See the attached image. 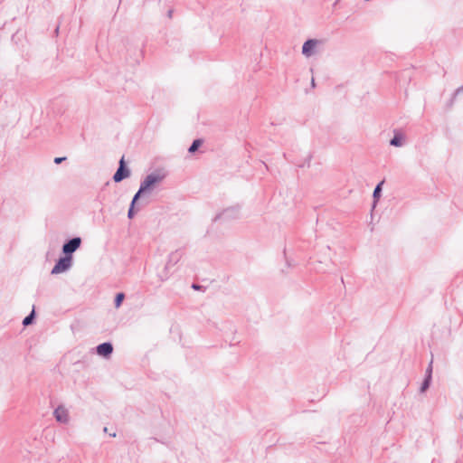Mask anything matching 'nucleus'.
<instances>
[{"label": "nucleus", "mask_w": 463, "mask_h": 463, "mask_svg": "<svg viewBox=\"0 0 463 463\" xmlns=\"http://www.w3.org/2000/svg\"><path fill=\"white\" fill-rule=\"evenodd\" d=\"M165 178V174L161 171H155L147 175L140 183L139 189L135 194L141 198L146 194H150L155 187Z\"/></svg>", "instance_id": "nucleus-1"}, {"label": "nucleus", "mask_w": 463, "mask_h": 463, "mask_svg": "<svg viewBox=\"0 0 463 463\" xmlns=\"http://www.w3.org/2000/svg\"><path fill=\"white\" fill-rule=\"evenodd\" d=\"M73 259L72 257H69L63 254L55 262L51 274L57 275L60 273H63L71 269L72 266Z\"/></svg>", "instance_id": "nucleus-2"}, {"label": "nucleus", "mask_w": 463, "mask_h": 463, "mask_svg": "<svg viewBox=\"0 0 463 463\" xmlns=\"http://www.w3.org/2000/svg\"><path fill=\"white\" fill-rule=\"evenodd\" d=\"M81 242V238L78 236L66 240L61 248L62 254L73 258V253L80 249Z\"/></svg>", "instance_id": "nucleus-3"}, {"label": "nucleus", "mask_w": 463, "mask_h": 463, "mask_svg": "<svg viewBox=\"0 0 463 463\" xmlns=\"http://www.w3.org/2000/svg\"><path fill=\"white\" fill-rule=\"evenodd\" d=\"M131 175L130 169L127 165L125 156H123L118 162V167L112 176L115 183H120L126 178H128Z\"/></svg>", "instance_id": "nucleus-4"}, {"label": "nucleus", "mask_w": 463, "mask_h": 463, "mask_svg": "<svg viewBox=\"0 0 463 463\" xmlns=\"http://www.w3.org/2000/svg\"><path fill=\"white\" fill-rule=\"evenodd\" d=\"M240 210H241V207L239 205L228 207V208L224 209L222 213H219L218 214H216L214 216V218L213 219V222H215L221 219H225V220L238 219L240 216Z\"/></svg>", "instance_id": "nucleus-5"}, {"label": "nucleus", "mask_w": 463, "mask_h": 463, "mask_svg": "<svg viewBox=\"0 0 463 463\" xmlns=\"http://www.w3.org/2000/svg\"><path fill=\"white\" fill-rule=\"evenodd\" d=\"M53 416L60 423H68L70 420L68 410L63 405H59L54 410Z\"/></svg>", "instance_id": "nucleus-6"}, {"label": "nucleus", "mask_w": 463, "mask_h": 463, "mask_svg": "<svg viewBox=\"0 0 463 463\" xmlns=\"http://www.w3.org/2000/svg\"><path fill=\"white\" fill-rule=\"evenodd\" d=\"M319 43V41L317 39H307L303 46H302V53L306 57H310L315 53V50L317 45Z\"/></svg>", "instance_id": "nucleus-7"}, {"label": "nucleus", "mask_w": 463, "mask_h": 463, "mask_svg": "<svg viewBox=\"0 0 463 463\" xmlns=\"http://www.w3.org/2000/svg\"><path fill=\"white\" fill-rule=\"evenodd\" d=\"M96 352L99 355L108 358L113 353V345L110 342H104L96 346Z\"/></svg>", "instance_id": "nucleus-8"}, {"label": "nucleus", "mask_w": 463, "mask_h": 463, "mask_svg": "<svg viewBox=\"0 0 463 463\" xmlns=\"http://www.w3.org/2000/svg\"><path fill=\"white\" fill-rule=\"evenodd\" d=\"M183 257V251L181 250H176L169 254L168 261L165 265V269H169L172 266H175Z\"/></svg>", "instance_id": "nucleus-9"}, {"label": "nucleus", "mask_w": 463, "mask_h": 463, "mask_svg": "<svg viewBox=\"0 0 463 463\" xmlns=\"http://www.w3.org/2000/svg\"><path fill=\"white\" fill-rule=\"evenodd\" d=\"M404 135L399 131L394 130L392 138L390 140V145L395 147H401L403 145Z\"/></svg>", "instance_id": "nucleus-10"}, {"label": "nucleus", "mask_w": 463, "mask_h": 463, "mask_svg": "<svg viewBox=\"0 0 463 463\" xmlns=\"http://www.w3.org/2000/svg\"><path fill=\"white\" fill-rule=\"evenodd\" d=\"M139 199H140L139 195L134 194V196L130 202L128 211V219H133L135 217L137 212L139 210V209H136V204Z\"/></svg>", "instance_id": "nucleus-11"}, {"label": "nucleus", "mask_w": 463, "mask_h": 463, "mask_svg": "<svg viewBox=\"0 0 463 463\" xmlns=\"http://www.w3.org/2000/svg\"><path fill=\"white\" fill-rule=\"evenodd\" d=\"M383 181H381L380 183H378L376 184V186L374 187V190H373V207L375 206L376 203L378 202V200L380 199L381 195H382V187H383Z\"/></svg>", "instance_id": "nucleus-12"}, {"label": "nucleus", "mask_w": 463, "mask_h": 463, "mask_svg": "<svg viewBox=\"0 0 463 463\" xmlns=\"http://www.w3.org/2000/svg\"><path fill=\"white\" fill-rule=\"evenodd\" d=\"M203 140L201 138L194 139L192 142L191 146H189L188 152L190 154L195 153L199 149V147L203 145Z\"/></svg>", "instance_id": "nucleus-13"}, {"label": "nucleus", "mask_w": 463, "mask_h": 463, "mask_svg": "<svg viewBox=\"0 0 463 463\" xmlns=\"http://www.w3.org/2000/svg\"><path fill=\"white\" fill-rule=\"evenodd\" d=\"M35 317H36V314H35V311H34V308H33L31 311V313L24 318L23 325L24 326H28L32 325L34 322V320H35Z\"/></svg>", "instance_id": "nucleus-14"}, {"label": "nucleus", "mask_w": 463, "mask_h": 463, "mask_svg": "<svg viewBox=\"0 0 463 463\" xmlns=\"http://www.w3.org/2000/svg\"><path fill=\"white\" fill-rule=\"evenodd\" d=\"M125 299V294L123 292L117 293L114 298L115 307L118 308Z\"/></svg>", "instance_id": "nucleus-15"}, {"label": "nucleus", "mask_w": 463, "mask_h": 463, "mask_svg": "<svg viewBox=\"0 0 463 463\" xmlns=\"http://www.w3.org/2000/svg\"><path fill=\"white\" fill-rule=\"evenodd\" d=\"M430 383H431V379H429V377H424V379L420 384V393L425 392L430 388Z\"/></svg>", "instance_id": "nucleus-16"}, {"label": "nucleus", "mask_w": 463, "mask_h": 463, "mask_svg": "<svg viewBox=\"0 0 463 463\" xmlns=\"http://www.w3.org/2000/svg\"><path fill=\"white\" fill-rule=\"evenodd\" d=\"M461 93H463V85L460 86L459 88H458L455 92L453 93L451 99H449V101L448 102V107L449 108H451L457 96L460 95Z\"/></svg>", "instance_id": "nucleus-17"}, {"label": "nucleus", "mask_w": 463, "mask_h": 463, "mask_svg": "<svg viewBox=\"0 0 463 463\" xmlns=\"http://www.w3.org/2000/svg\"><path fill=\"white\" fill-rule=\"evenodd\" d=\"M425 377H429V379L432 380V361L430 363L426 369Z\"/></svg>", "instance_id": "nucleus-18"}, {"label": "nucleus", "mask_w": 463, "mask_h": 463, "mask_svg": "<svg viewBox=\"0 0 463 463\" xmlns=\"http://www.w3.org/2000/svg\"><path fill=\"white\" fill-rule=\"evenodd\" d=\"M64 160H66V157L65 156H62V157H55L53 162L56 164V165H59L61 164V162H63Z\"/></svg>", "instance_id": "nucleus-19"}, {"label": "nucleus", "mask_w": 463, "mask_h": 463, "mask_svg": "<svg viewBox=\"0 0 463 463\" xmlns=\"http://www.w3.org/2000/svg\"><path fill=\"white\" fill-rule=\"evenodd\" d=\"M192 288H193L194 289H195V290H198V289H200L201 286H200V285H198V284H194H194L192 285Z\"/></svg>", "instance_id": "nucleus-20"}, {"label": "nucleus", "mask_w": 463, "mask_h": 463, "mask_svg": "<svg viewBox=\"0 0 463 463\" xmlns=\"http://www.w3.org/2000/svg\"><path fill=\"white\" fill-rule=\"evenodd\" d=\"M172 14H173V11H172V10H169V11H168V14H167L168 17H172Z\"/></svg>", "instance_id": "nucleus-21"}, {"label": "nucleus", "mask_w": 463, "mask_h": 463, "mask_svg": "<svg viewBox=\"0 0 463 463\" xmlns=\"http://www.w3.org/2000/svg\"><path fill=\"white\" fill-rule=\"evenodd\" d=\"M54 33H55V34H56V35L59 33V26H57V27L55 28Z\"/></svg>", "instance_id": "nucleus-22"}, {"label": "nucleus", "mask_w": 463, "mask_h": 463, "mask_svg": "<svg viewBox=\"0 0 463 463\" xmlns=\"http://www.w3.org/2000/svg\"><path fill=\"white\" fill-rule=\"evenodd\" d=\"M311 85H312V87H315V86H316L314 78H313V79H312V80H311Z\"/></svg>", "instance_id": "nucleus-23"}, {"label": "nucleus", "mask_w": 463, "mask_h": 463, "mask_svg": "<svg viewBox=\"0 0 463 463\" xmlns=\"http://www.w3.org/2000/svg\"><path fill=\"white\" fill-rule=\"evenodd\" d=\"M103 431H104V432H108V428H107V427H104V428H103Z\"/></svg>", "instance_id": "nucleus-24"}, {"label": "nucleus", "mask_w": 463, "mask_h": 463, "mask_svg": "<svg viewBox=\"0 0 463 463\" xmlns=\"http://www.w3.org/2000/svg\"><path fill=\"white\" fill-rule=\"evenodd\" d=\"M286 263L288 264V267L290 266V263L288 260H286Z\"/></svg>", "instance_id": "nucleus-25"}, {"label": "nucleus", "mask_w": 463, "mask_h": 463, "mask_svg": "<svg viewBox=\"0 0 463 463\" xmlns=\"http://www.w3.org/2000/svg\"><path fill=\"white\" fill-rule=\"evenodd\" d=\"M110 436L111 437H116V433L114 432V433L110 434Z\"/></svg>", "instance_id": "nucleus-26"}, {"label": "nucleus", "mask_w": 463, "mask_h": 463, "mask_svg": "<svg viewBox=\"0 0 463 463\" xmlns=\"http://www.w3.org/2000/svg\"><path fill=\"white\" fill-rule=\"evenodd\" d=\"M338 1H339V0H336V1H335V5H336V3H337Z\"/></svg>", "instance_id": "nucleus-27"}]
</instances>
